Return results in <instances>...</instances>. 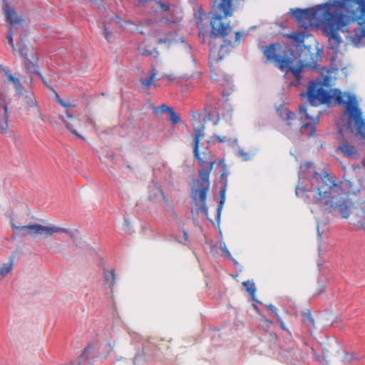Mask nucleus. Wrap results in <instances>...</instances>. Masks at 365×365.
Listing matches in <instances>:
<instances>
[{
	"mask_svg": "<svg viewBox=\"0 0 365 365\" xmlns=\"http://www.w3.org/2000/svg\"><path fill=\"white\" fill-rule=\"evenodd\" d=\"M349 14L351 21L359 25V31L351 38L360 42L365 37V0H334L314 9H291L290 13L297 24L304 29L311 26H319L327 33L330 48L337 51L342 41L339 31L346 25V16L343 10Z\"/></svg>",
	"mask_w": 365,
	"mask_h": 365,
	"instance_id": "nucleus-1",
	"label": "nucleus"
},
{
	"mask_svg": "<svg viewBox=\"0 0 365 365\" xmlns=\"http://www.w3.org/2000/svg\"><path fill=\"white\" fill-rule=\"evenodd\" d=\"M329 78L325 76L323 79H317L310 82L307 93L302 96L307 97V103L299 106L300 114L309 121L302 124L304 129H309V135L314 136L316 133V125L319 121L320 110L317 109L318 106L329 104L332 98L336 104L345 105V113L347 115V129L356 128L357 133L364 135L362 128L365 121L362 111L359 106L356 96L354 94L342 92L334 89L333 93L328 89Z\"/></svg>",
	"mask_w": 365,
	"mask_h": 365,
	"instance_id": "nucleus-2",
	"label": "nucleus"
},
{
	"mask_svg": "<svg viewBox=\"0 0 365 365\" xmlns=\"http://www.w3.org/2000/svg\"><path fill=\"white\" fill-rule=\"evenodd\" d=\"M315 203L325 213L338 212L343 218L358 229L365 230V200L351 203L346 192L336 183L335 178L328 173H315L312 179V188Z\"/></svg>",
	"mask_w": 365,
	"mask_h": 365,
	"instance_id": "nucleus-3",
	"label": "nucleus"
},
{
	"mask_svg": "<svg viewBox=\"0 0 365 365\" xmlns=\"http://www.w3.org/2000/svg\"><path fill=\"white\" fill-rule=\"evenodd\" d=\"M212 4V17L210 18V36L212 38L221 37L222 42L219 46H212L210 53L216 60H221L230 50L239 45L246 35L245 33L233 31L230 22L223 21V17L232 16L234 11L233 0H210Z\"/></svg>",
	"mask_w": 365,
	"mask_h": 365,
	"instance_id": "nucleus-4",
	"label": "nucleus"
},
{
	"mask_svg": "<svg viewBox=\"0 0 365 365\" xmlns=\"http://www.w3.org/2000/svg\"><path fill=\"white\" fill-rule=\"evenodd\" d=\"M194 128V156L198 160L201 169L199 170L200 180L194 181V187L191 191V197L196 205L201 203V210L207 215L208 208L206 205V195L210 187L209 177L213 165L216 163L215 157L211 151L205 149L203 152L199 151L200 140L205 135V119L201 113H195L192 115Z\"/></svg>",
	"mask_w": 365,
	"mask_h": 365,
	"instance_id": "nucleus-5",
	"label": "nucleus"
},
{
	"mask_svg": "<svg viewBox=\"0 0 365 365\" xmlns=\"http://www.w3.org/2000/svg\"><path fill=\"white\" fill-rule=\"evenodd\" d=\"M263 53L268 61L273 62L275 66L283 71L286 75L291 73L299 84L302 78V73L305 69H319L318 63L322 61L321 50L303 46L298 56L299 60L293 66L294 61L297 58L288 56L285 50L279 43H272L265 47Z\"/></svg>",
	"mask_w": 365,
	"mask_h": 365,
	"instance_id": "nucleus-6",
	"label": "nucleus"
},
{
	"mask_svg": "<svg viewBox=\"0 0 365 365\" xmlns=\"http://www.w3.org/2000/svg\"><path fill=\"white\" fill-rule=\"evenodd\" d=\"M5 76L9 82L13 83L14 88L16 91L19 100L21 104L27 110L34 108V114L37 119L43 120V115L40 108L38 106L36 98L32 91H23V86L20 80L13 76L9 70H6L0 65V78Z\"/></svg>",
	"mask_w": 365,
	"mask_h": 365,
	"instance_id": "nucleus-7",
	"label": "nucleus"
},
{
	"mask_svg": "<svg viewBox=\"0 0 365 365\" xmlns=\"http://www.w3.org/2000/svg\"><path fill=\"white\" fill-rule=\"evenodd\" d=\"M16 53L24 58V65L26 72L29 74H36L43 80L42 75L38 71V57L34 51L32 45L26 43L23 37H20L16 42Z\"/></svg>",
	"mask_w": 365,
	"mask_h": 365,
	"instance_id": "nucleus-8",
	"label": "nucleus"
},
{
	"mask_svg": "<svg viewBox=\"0 0 365 365\" xmlns=\"http://www.w3.org/2000/svg\"><path fill=\"white\" fill-rule=\"evenodd\" d=\"M10 99L3 93H0V130L2 133L9 132L8 106Z\"/></svg>",
	"mask_w": 365,
	"mask_h": 365,
	"instance_id": "nucleus-9",
	"label": "nucleus"
},
{
	"mask_svg": "<svg viewBox=\"0 0 365 365\" xmlns=\"http://www.w3.org/2000/svg\"><path fill=\"white\" fill-rule=\"evenodd\" d=\"M3 11L5 14L6 21L10 24L9 28L16 29L18 26H23L24 19L19 16L15 9L9 6L8 0H3Z\"/></svg>",
	"mask_w": 365,
	"mask_h": 365,
	"instance_id": "nucleus-10",
	"label": "nucleus"
},
{
	"mask_svg": "<svg viewBox=\"0 0 365 365\" xmlns=\"http://www.w3.org/2000/svg\"><path fill=\"white\" fill-rule=\"evenodd\" d=\"M60 118L66 123V128L73 133L76 137L81 139H83L78 132L77 129L81 127V120L78 118H75L72 114L69 113L68 109L66 110V115H61Z\"/></svg>",
	"mask_w": 365,
	"mask_h": 365,
	"instance_id": "nucleus-11",
	"label": "nucleus"
},
{
	"mask_svg": "<svg viewBox=\"0 0 365 365\" xmlns=\"http://www.w3.org/2000/svg\"><path fill=\"white\" fill-rule=\"evenodd\" d=\"M34 235H44L46 237L51 236L54 233H68L69 230L66 228L58 227L56 226H43L38 224L34 225Z\"/></svg>",
	"mask_w": 365,
	"mask_h": 365,
	"instance_id": "nucleus-12",
	"label": "nucleus"
},
{
	"mask_svg": "<svg viewBox=\"0 0 365 365\" xmlns=\"http://www.w3.org/2000/svg\"><path fill=\"white\" fill-rule=\"evenodd\" d=\"M337 150L340 151L343 155L348 158H358L359 153L355 146L349 140V139L343 137L341 145Z\"/></svg>",
	"mask_w": 365,
	"mask_h": 365,
	"instance_id": "nucleus-13",
	"label": "nucleus"
},
{
	"mask_svg": "<svg viewBox=\"0 0 365 365\" xmlns=\"http://www.w3.org/2000/svg\"><path fill=\"white\" fill-rule=\"evenodd\" d=\"M138 50L142 56H152L156 58L159 55L157 48L153 45V42L150 39L143 41L138 46Z\"/></svg>",
	"mask_w": 365,
	"mask_h": 365,
	"instance_id": "nucleus-14",
	"label": "nucleus"
},
{
	"mask_svg": "<svg viewBox=\"0 0 365 365\" xmlns=\"http://www.w3.org/2000/svg\"><path fill=\"white\" fill-rule=\"evenodd\" d=\"M178 39L177 38V34L175 32H170L165 34L164 36L159 37L157 40L158 45L164 43L167 48H170L172 46L178 43Z\"/></svg>",
	"mask_w": 365,
	"mask_h": 365,
	"instance_id": "nucleus-15",
	"label": "nucleus"
},
{
	"mask_svg": "<svg viewBox=\"0 0 365 365\" xmlns=\"http://www.w3.org/2000/svg\"><path fill=\"white\" fill-rule=\"evenodd\" d=\"M116 274L114 269L103 268V282L110 289H113L116 282Z\"/></svg>",
	"mask_w": 365,
	"mask_h": 365,
	"instance_id": "nucleus-16",
	"label": "nucleus"
},
{
	"mask_svg": "<svg viewBox=\"0 0 365 365\" xmlns=\"http://www.w3.org/2000/svg\"><path fill=\"white\" fill-rule=\"evenodd\" d=\"M34 225H24V226H16L14 223H12V228L14 234L19 236H24L27 235H34Z\"/></svg>",
	"mask_w": 365,
	"mask_h": 365,
	"instance_id": "nucleus-17",
	"label": "nucleus"
},
{
	"mask_svg": "<svg viewBox=\"0 0 365 365\" xmlns=\"http://www.w3.org/2000/svg\"><path fill=\"white\" fill-rule=\"evenodd\" d=\"M136 6L144 9L145 12H155L157 10V0H138Z\"/></svg>",
	"mask_w": 365,
	"mask_h": 365,
	"instance_id": "nucleus-18",
	"label": "nucleus"
},
{
	"mask_svg": "<svg viewBox=\"0 0 365 365\" xmlns=\"http://www.w3.org/2000/svg\"><path fill=\"white\" fill-rule=\"evenodd\" d=\"M157 71L156 68L153 66L149 71V77L148 78H141L140 80V83L144 86L146 88H149L152 86H155V81L159 80L160 78H157Z\"/></svg>",
	"mask_w": 365,
	"mask_h": 365,
	"instance_id": "nucleus-19",
	"label": "nucleus"
},
{
	"mask_svg": "<svg viewBox=\"0 0 365 365\" xmlns=\"http://www.w3.org/2000/svg\"><path fill=\"white\" fill-rule=\"evenodd\" d=\"M287 36L292 39L293 41L297 42V43H303L304 41V39L307 36V31H295L290 34H287Z\"/></svg>",
	"mask_w": 365,
	"mask_h": 365,
	"instance_id": "nucleus-20",
	"label": "nucleus"
},
{
	"mask_svg": "<svg viewBox=\"0 0 365 365\" xmlns=\"http://www.w3.org/2000/svg\"><path fill=\"white\" fill-rule=\"evenodd\" d=\"M303 317V323L305 324L309 329L315 328L314 319L312 316V312L309 309L304 312L302 314Z\"/></svg>",
	"mask_w": 365,
	"mask_h": 365,
	"instance_id": "nucleus-21",
	"label": "nucleus"
},
{
	"mask_svg": "<svg viewBox=\"0 0 365 365\" xmlns=\"http://www.w3.org/2000/svg\"><path fill=\"white\" fill-rule=\"evenodd\" d=\"M13 262L4 263L0 267V282L8 274H11L13 271Z\"/></svg>",
	"mask_w": 365,
	"mask_h": 365,
	"instance_id": "nucleus-22",
	"label": "nucleus"
},
{
	"mask_svg": "<svg viewBox=\"0 0 365 365\" xmlns=\"http://www.w3.org/2000/svg\"><path fill=\"white\" fill-rule=\"evenodd\" d=\"M16 30H17V28H16V29L9 28V31L7 34V39H8L9 43L11 46V47L13 48L14 54H16V43L14 44V35L16 34Z\"/></svg>",
	"mask_w": 365,
	"mask_h": 365,
	"instance_id": "nucleus-23",
	"label": "nucleus"
},
{
	"mask_svg": "<svg viewBox=\"0 0 365 365\" xmlns=\"http://www.w3.org/2000/svg\"><path fill=\"white\" fill-rule=\"evenodd\" d=\"M242 285L245 287L246 291L251 295L254 296L256 292V287L253 282L245 281L242 282Z\"/></svg>",
	"mask_w": 365,
	"mask_h": 365,
	"instance_id": "nucleus-24",
	"label": "nucleus"
},
{
	"mask_svg": "<svg viewBox=\"0 0 365 365\" xmlns=\"http://www.w3.org/2000/svg\"><path fill=\"white\" fill-rule=\"evenodd\" d=\"M282 115H284V116H283V118L284 120H285L287 121V124L288 125H291V120H292L296 115L295 113L291 112L288 109H284V110L282 111Z\"/></svg>",
	"mask_w": 365,
	"mask_h": 365,
	"instance_id": "nucleus-25",
	"label": "nucleus"
},
{
	"mask_svg": "<svg viewBox=\"0 0 365 365\" xmlns=\"http://www.w3.org/2000/svg\"><path fill=\"white\" fill-rule=\"evenodd\" d=\"M168 113L170 115V120H171L173 124H177L180 122V115L175 112L173 108L171 110H169V112Z\"/></svg>",
	"mask_w": 365,
	"mask_h": 365,
	"instance_id": "nucleus-26",
	"label": "nucleus"
},
{
	"mask_svg": "<svg viewBox=\"0 0 365 365\" xmlns=\"http://www.w3.org/2000/svg\"><path fill=\"white\" fill-rule=\"evenodd\" d=\"M220 203L218 205V207L217 210L218 216H220L221 210L223 207V205L225 202V189H222L220 190Z\"/></svg>",
	"mask_w": 365,
	"mask_h": 365,
	"instance_id": "nucleus-27",
	"label": "nucleus"
},
{
	"mask_svg": "<svg viewBox=\"0 0 365 365\" xmlns=\"http://www.w3.org/2000/svg\"><path fill=\"white\" fill-rule=\"evenodd\" d=\"M205 118L207 119H208L209 120H212L214 125H217V123H219V120H220L219 114L215 111L213 113V114L211 113H207L205 115Z\"/></svg>",
	"mask_w": 365,
	"mask_h": 365,
	"instance_id": "nucleus-28",
	"label": "nucleus"
},
{
	"mask_svg": "<svg viewBox=\"0 0 365 365\" xmlns=\"http://www.w3.org/2000/svg\"><path fill=\"white\" fill-rule=\"evenodd\" d=\"M172 107H169L165 104L161 105L160 106L155 108L154 109L155 114L158 115L159 113H168L169 110H171Z\"/></svg>",
	"mask_w": 365,
	"mask_h": 365,
	"instance_id": "nucleus-29",
	"label": "nucleus"
},
{
	"mask_svg": "<svg viewBox=\"0 0 365 365\" xmlns=\"http://www.w3.org/2000/svg\"><path fill=\"white\" fill-rule=\"evenodd\" d=\"M356 359H357V356H356L355 354H354V353L349 354L348 352H344L342 360L344 361L350 362Z\"/></svg>",
	"mask_w": 365,
	"mask_h": 365,
	"instance_id": "nucleus-30",
	"label": "nucleus"
},
{
	"mask_svg": "<svg viewBox=\"0 0 365 365\" xmlns=\"http://www.w3.org/2000/svg\"><path fill=\"white\" fill-rule=\"evenodd\" d=\"M157 7L161 9L163 11H168L170 10V4L163 3L160 1H157Z\"/></svg>",
	"mask_w": 365,
	"mask_h": 365,
	"instance_id": "nucleus-31",
	"label": "nucleus"
},
{
	"mask_svg": "<svg viewBox=\"0 0 365 365\" xmlns=\"http://www.w3.org/2000/svg\"><path fill=\"white\" fill-rule=\"evenodd\" d=\"M350 132L353 134V133H355L356 135H359L361 138L364 139L365 140V123H364V128H362V131H363V133H364V135L359 134L357 133V130L356 128H353V130H349Z\"/></svg>",
	"mask_w": 365,
	"mask_h": 365,
	"instance_id": "nucleus-32",
	"label": "nucleus"
},
{
	"mask_svg": "<svg viewBox=\"0 0 365 365\" xmlns=\"http://www.w3.org/2000/svg\"><path fill=\"white\" fill-rule=\"evenodd\" d=\"M267 307L269 310H270L277 317H279L277 309L272 304L267 305Z\"/></svg>",
	"mask_w": 365,
	"mask_h": 365,
	"instance_id": "nucleus-33",
	"label": "nucleus"
},
{
	"mask_svg": "<svg viewBox=\"0 0 365 365\" xmlns=\"http://www.w3.org/2000/svg\"><path fill=\"white\" fill-rule=\"evenodd\" d=\"M110 35L111 34H110V31L105 26L104 29H103V36L107 39V41H109V42L111 41V40H110Z\"/></svg>",
	"mask_w": 365,
	"mask_h": 365,
	"instance_id": "nucleus-34",
	"label": "nucleus"
},
{
	"mask_svg": "<svg viewBox=\"0 0 365 365\" xmlns=\"http://www.w3.org/2000/svg\"><path fill=\"white\" fill-rule=\"evenodd\" d=\"M212 138L217 140L219 143H225L226 141V138L225 137L217 135H213Z\"/></svg>",
	"mask_w": 365,
	"mask_h": 365,
	"instance_id": "nucleus-35",
	"label": "nucleus"
},
{
	"mask_svg": "<svg viewBox=\"0 0 365 365\" xmlns=\"http://www.w3.org/2000/svg\"><path fill=\"white\" fill-rule=\"evenodd\" d=\"M58 103L66 108L74 106L73 105H71L70 103H66L62 99H58Z\"/></svg>",
	"mask_w": 365,
	"mask_h": 365,
	"instance_id": "nucleus-36",
	"label": "nucleus"
},
{
	"mask_svg": "<svg viewBox=\"0 0 365 365\" xmlns=\"http://www.w3.org/2000/svg\"><path fill=\"white\" fill-rule=\"evenodd\" d=\"M277 320L278 322L280 323V327L281 328L283 329V330H287V327L285 326V324L284 322H283V320L282 319V318L279 316L277 317Z\"/></svg>",
	"mask_w": 365,
	"mask_h": 365,
	"instance_id": "nucleus-37",
	"label": "nucleus"
},
{
	"mask_svg": "<svg viewBox=\"0 0 365 365\" xmlns=\"http://www.w3.org/2000/svg\"><path fill=\"white\" fill-rule=\"evenodd\" d=\"M304 192H305V188L304 187H297L296 188V190H295L296 195L297 196H299L301 192L303 194Z\"/></svg>",
	"mask_w": 365,
	"mask_h": 365,
	"instance_id": "nucleus-38",
	"label": "nucleus"
},
{
	"mask_svg": "<svg viewBox=\"0 0 365 365\" xmlns=\"http://www.w3.org/2000/svg\"><path fill=\"white\" fill-rule=\"evenodd\" d=\"M324 291H325V287L324 285H321L320 290L316 294L319 295V294L324 292Z\"/></svg>",
	"mask_w": 365,
	"mask_h": 365,
	"instance_id": "nucleus-39",
	"label": "nucleus"
},
{
	"mask_svg": "<svg viewBox=\"0 0 365 365\" xmlns=\"http://www.w3.org/2000/svg\"><path fill=\"white\" fill-rule=\"evenodd\" d=\"M159 194L161 195V197L163 198V200L167 202L168 200L166 199L164 192L162 190H158Z\"/></svg>",
	"mask_w": 365,
	"mask_h": 365,
	"instance_id": "nucleus-40",
	"label": "nucleus"
},
{
	"mask_svg": "<svg viewBox=\"0 0 365 365\" xmlns=\"http://www.w3.org/2000/svg\"><path fill=\"white\" fill-rule=\"evenodd\" d=\"M163 19L165 20L166 23H168V24H170V23H175L174 21H170L168 19H166L165 17H163Z\"/></svg>",
	"mask_w": 365,
	"mask_h": 365,
	"instance_id": "nucleus-41",
	"label": "nucleus"
},
{
	"mask_svg": "<svg viewBox=\"0 0 365 365\" xmlns=\"http://www.w3.org/2000/svg\"><path fill=\"white\" fill-rule=\"evenodd\" d=\"M264 322L269 323V324H272V322L270 320H269L268 319L265 318V317H263Z\"/></svg>",
	"mask_w": 365,
	"mask_h": 365,
	"instance_id": "nucleus-42",
	"label": "nucleus"
},
{
	"mask_svg": "<svg viewBox=\"0 0 365 365\" xmlns=\"http://www.w3.org/2000/svg\"><path fill=\"white\" fill-rule=\"evenodd\" d=\"M318 236L320 240H322V233L319 232V230L318 229Z\"/></svg>",
	"mask_w": 365,
	"mask_h": 365,
	"instance_id": "nucleus-43",
	"label": "nucleus"
},
{
	"mask_svg": "<svg viewBox=\"0 0 365 365\" xmlns=\"http://www.w3.org/2000/svg\"><path fill=\"white\" fill-rule=\"evenodd\" d=\"M362 165L365 168V158L362 160Z\"/></svg>",
	"mask_w": 365,
	"mask_h": 365,
	"instance_id": "nucleus-44",
	"label": "nucleus"
},
{
	"mask_svg": "<svg viewBox=\"0 0 365 365\" xmlns=\"http://www.w3.org/2000/svg\"><path fill=\"white\" fill-rule=\"evenodd\" d=\"M167 78L170 79V80H172L173 78V77L172 76H167Z\"/></svg>",
	"mask_w": 365,
	"mask_h": 365,
	"instance_id": "nucleus-45",
	"label": "nucleus"
},
{
	"mask_svg": "<svg viewBox=\"0 0 365 365\" xmlns=\"http://www.w3.org/2000/svg\"><path fill=\"white\" fill-rule=\"evenodd\" d=\"M208 142H209V143H211V142H213V143H214V142H215V140H210Z\"/></svg>",
	"mask_w": 365,
	"mask_h": 365,
	"instance_id": "nucleus-46",
	"label": "nucleus"
},
{
	"mask_svg": "<svg viewBox=\"0 0 365 365\" xmlns=\"http://www.w3.org/2000/svg\"><path fill=\"white\" fill-rule=\"evenodd\" d=\"M339 133H342V130L341 129L339 130Z\"/></svg>",
	"mask_w": 365,
	"mask_h": 365,
	"instance_id": "nucleus-47",
	"label": "nucleus"
}]
</instances>
